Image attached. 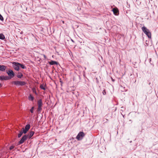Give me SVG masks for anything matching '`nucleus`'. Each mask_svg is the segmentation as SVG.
Wrapping results in <instances>:
<instances>
[{
	"instance_id": "obj_1",
	"label": "nucleus",
	"mask_w": 158,
	"mask_h": 158,
	"mask_svg": "<svg viewBox=\"0 0 158 158\" xmlns=\"http://www.w3.org/2000/svg\"><path fill=\"white\" fill-rule=\"evenodd\" d=\"M142 31L148 36L149 38H151V33L149 30L146 27L143 26L142 28Z\"/></svg>"
},
{
	"instance_id": "obj_2",
	"label": "nucleus",
	"mask_w": 158,
	"mask_h": 158,
	"mask_svg": "<svg viewBox=\"0 0 158 158\" xmlns=\"http://www.w3.org/2000/svg\"><path fill=\"white\" fill-rule=\"evenodd\" d=\"M37 105L38 106L37 111L40 112L41 111L42 109V107L43 105L41 99H40L38 101Z\"/></svg>"
},
{
	"instance_id": "obj_3",
	"label": "nucleus",
	"mask_w": 158,
	"mask_h": 158,
	"mask_svg": "<svg viewBox=\"0 0 158 158\" xmlns=\"http://www.w3.org/2000/svg\"><path fill=\"white\" fill-rule=\"evenodd\" d=\"M85 135L83 132H80L78 134L76 137L78 140H80L83 139Z\"/></svg>"
},
{
	"instance_id": "obj_4",
	"label": "nucleus",
	"mask_w": 158,
	"mask_h": 158,
	"mask_svg": "<svg viewBox=\"0 0 158 158\" xmlns=\"http://www.w3.org/2000/svg\"><path fill=\"white\" fill-rule=\"evenodd\" d=\"M12 83L15 85L21 86L24 85L26 84L25 82L21 81H12Z\"/></svg>"
},
{
	"instance_id": "obj_5",
	"label": "nucleus",
	"mask_w": 158,
	"mask_h": 158,
	"mask_svg": "<svg viewBox=\"0 0 158 158\" xmlns=\"http://www.w3.org/2000/svg\"><path fill=\"white\" fill-rule=\"evenodd\" d=\"M12 64L13 67L15 70L17 71L19 70L20 65L18 64H19V63L13 62Z\"/></svg>"
},
{
	"instance_id": "obj_6",
	"label": "nucleus",
	"mask_w": 158,
	"mask_h": 158,
	"mask_svg": "<svg viewBox=\"0 0 158 158\" xmlns=\"http://www.w3.org/2000/svg\"><path fill=\"white\" fill-rule=\"evenodd\" d=\"M30 127V125L29 124H27L25 127V128L23 127L22 128V131H23V133L26 134Z\"/></svg>"
},
{
	"instance_id": "obj_7",
	"label": "nucleus",
	"mask_w": 158,
	"mask_h": 158,
	"mask_svg": "<svg viewBox=\"0 0 158 158\" xmlns=\"http://www.w3.org/2000/svg\"><path fill=\"white\" fill-rule=\"evenodd\" d=\"M27 138V135H24L21 138V139L19 142V144H21L23 143L24 141L26 140Z\"/></svg>"
},
{
	"instance_id": "obj_8",
	"label": "nucleus",
	"mask_w": 158,
	"mask_h": 158,
	"mask_svg": "<svg viewBox=\"0 0 158 158\" xmlns=\"http://www.w3.org/2000/svg\"><path fill=\"white\" fill-rule=\"evenodd\" d=\"M6 73L10 77H13L15 76V74L12 70H9L6 72Z\"/></svg>"
},
{
	"instance_id": "obj_9",
	"label": "nucleus",
	"mask_w": 158,
	"mask_h": 158,
	"mask_svg": "<svg viewBox=\"0 0 158 158\" xmlns=\"http://www.w3.org/2000/svg\"><path fill=\"white\" fill-rule=\"evenodd\" d=\"M8 79H9V78L7 76H0V80H7Z\"/></svg>"
},
{
	"instance_id": "obj_10",
	"label": "nucleus",
	"mask_w": 158,
	"mask_h": 158,
	"mask_svg": "<svg viewBox=\"0 0 158 158\" xmlns=\"http://www.w3.org/2000/svg\"><path fill=\"white\" fill-rule=\"evenodd\" d=\"M112 11L114 13V14L115 15H118V11L117 8H113L112 9Z\"/></svg>"
},
{
	"instance_id": "obj_11",
	"label": "nucleus",
	"mask_w": 158,
	"mask_h": 158,
	"mask_svg": "<svg viewBox=\"0 0 158 158\" xmlns=\"http://www.w3.org/2000/svg\"><path fill=\"white\" fill-rule=\"evenodd\" d=\"M6 66L3 65H0V71H4L6 69Z\"/></svg>"
},
{
	"instance_id": "obj_12",
	"label": "nucleus",
	"mask_w": 158,
	"mask_h": 158,
	"mask_svg": "<svg viewBox=\"0 0 158 158\" xmlns=\"http://www.w3.org/2000/svg\"><path fill=\"white\" fill-rule=\"evenodd\" d=\"M48 63L52 65L54 64L57 65L58 64V62L53 60H51L50 61H49Z\"/></svg>"
},
{
	"instance_id": "obj_13",
	"label": "nucleus",
	"mask_w": 158,
	"mask_h": 158,
	"mask_svg": "<svg viewBox=\"0 0 158 158\" xmlns=\"http://www.w3.org/2000/svg\"><path fill=\"white\" fill-rule=\"evenodd\" d=\"M34 133V132L33 131H31L27 135V137H28L29 138H31V137L33 135Z\"/></svg>"
},
{
	"instance_id": "obj_14",
	"label": "nucleus",
	"mask_w": 158,
	"mask_h": 158,
	"mask_svg": "<svg viewBox=\"0 0 158 158\" xmlns=\"http://www.w3.org/2000/svg\"><path fill=\"white\" fill-rule=\"evenodd\" d=\"M23 76V75L22 73L21 72H19L17 74V77L18 78H21Z\"/></svg>"
},
{
	"instance_id": "obj_15",
	"label": "nucleus",
	"mask_w": 158,
	"mask_h": 158,
	"mask_svg": "<svg viewBox=\"0 0 158 158\" xmlns=\"http://www.w3.org/2000/svg\"><path fill=\"white\" fill-rule=\"evenodd\" d=\"M28 99L29 100L32 101L34 100V98L31 94H30L28 96Z\"/></svg>"
},
{
	"instance_id": "obj_16",
	"label": "nucleus",
	"mask_w": 158,
	"mask_h": 158,
	"mask_svg": "<svg viewBox=\"0 0 158 158\" xmlns=\"http://www.w3.org/2000/svg\"><path fill=\"white\" fill-rule=\"evenodd\" d=\"M5 39V37L4 35L2 34H0V39L4 40Z\"/></svg>"
},
{
	"instance_id": "obj_17",
	"label": "nucleus",
	"mask_w": 158,
	"mask_h": 158,
	"mask_svg": "<svg viewBox=\"0 0 158 158\" xmlns=\"http://www.w3.org/2000/svg\"><path fill=\"white\" fill-rule=\"evenodd\" d=\"M18 64L19 65L20 67H21L23 69H26V67L23 64H21L19 63V64Z\"/></svg>"
},
{
	"instance_id": "obj_18",
	"label": "nucleus",
	"mask_w": 158,
	"mask_h": 158,
	"mask_svg": "<svg viewBox=\"0 0 158 158\" xmlns=\"http://www.w3.org/2000/svg\"><path fill=\"white\" fill-rule=\"evenodd\" d=\"M23 133V131H20L18 135V138L20 137L22 135Z\"/></svg>"
},
{
	"instance_id": "obj_19",
	"label": "nucleus",
	"mask_w": 158,
	"mask_h": 158,
	"mask_svg": "<svg viewBox=\"0 0 158 158\" xmlns=\"http://www.w3.org/2000/svg\"><path fill=\"white\" fill-rule=\"evenodd\" d=\"M40 88L43 90H45V88L44 87V85H41L40 86Z\"/></svg>"
},
{
	"instance_id": "obj_20",
	"label": "nucleus",
	"mask_w": 158,
	"mask_h": 158,
	"mask_svg": "<svg viewBox=\"0 0 158 158\" xmlns=\"http://www.w3.org/2000/svg\"><path fill=\"white\" fill-rule=\"evenodd\" d=\"M34 109V107H32L31 109H30V112L31 113H33V110Z\"/></svg>"
},
{
	"instance_id": "obj_21",
	"label": "nucleus",
	"mask_w": 158,
	"mask_h": 158,
	"mask_svg": "<svg viewBox=\"0 0 158 158\" xmlns=\"http://www.w3.org/2000/svg\"><path fill=\"white\" fill-rule=\"evenodd\" d=\"M0 20L1 21H3V18L2 15L0 14Z\"/></svg>"
},
{
	"instance_id": "obj_22",
	"label": "nucleus",
	"mask_w": 158,
	"mask_h": 158,
	"mask_svg": "<svg viewBox=\"0 0 158 158\" xmlns=\"http://www.w3.org/2000/svg\"><path fill=\"white\" fill-rule=\"evenodd\" d=\"M15 147L13 146H11L10 148V150H12V149H13Z\"/></svg>"
},
{
	"instance_id": "obj_23",
	"label": "nucleus",
	"mask_w": 158,
	"mask_h": 158,
	"mask_svg": "<svg viewBox=\"0 0 158 158\" xmlns=\"http://www.w3.org/2000/svg\"><path fill=\"white\" fill-rule=\"evenodd\" d=\"M121 108L122 109L121 110L122 111H123L125 110V108L123 106Z\"/></svg>"
},
{
	"instance_id": "obj_24",
	"label": "nucleus",
	"mask_w": 158,
	"mask_h": 158,
	"mask_svg": "<svg viewBox=\"0 0 158 158\" xmlns=\"http://www.w3.org/2000/svg\"><path fill=\"white\" fill-rule=\"evenodd\" d=\"M103 94V95H105L106 94V92L105 90H103L102 92Z\"/></svg>"
},
{
	"instance_id": "obj_25",
	"label": "nucleus",
	"mask_w": 158,
	"mask_h": 158,
	"mask_svg": "<svg viewBox=\"0 0 158 158\" xmlns=\"http://www.w3.org/2000/svg\"><path fill=\"white\" fill-rule=\"evenodd\" d=\"M33 92L35 94H37V93L36 92V91L35 89H33Z\"/></svg>"
},
{
	"instance_id": "obj_26",
	"label": "nucleus",
	"mask_w": 158,
	"mask_h": 158,
	"mask_svg": "<svg viewBox=\"0 0 158 158\" xmlns=\"http://www.w3.org/2000/svg\"><path fill=\"white\" fill-rule=\"evenodd\" d=\"M2 86V85L0 83V87H1Z\"/></svg>"
},
{
	"instance_id": "obj_27",
	"label": "nucleus",
	"mask_w": 158,
	"mask_h": 158,
	"mask_svg": "<svg viewBox=\"0 0 158 158\" xmlns=\"http://www.w3.org/2000/svg\"><path fill=\"white\" fill-rule=\"evenodd\" d=\"M44 57L45 59L46 58V56L45 55H44Z\"/></svg>"
},
{
	"instance_id": "obj_28",
	"label": "nucleus",
	"mask_w": 158,
	"mask_h": 158,
	"mask_svg": "<svg viewBox=\"0 0 158 158\" xmlns=\"http://www.w3.org/2000/svg\"><path fill=\"white\" fill-rule=\"evenodd\" d=\"M62 22L63 23H64V21H62Z\"/></svg>"
},
{
	"instance_id": "obj_29",
	"label": "nucleus",
	"mask_w": 158,
	"mask_h": 158,
	"mask_svg": "<svg viewBox=\"0 0 158 158\" xmlns=\"http://www.w3.org/2000/svg\"><path fill=\"white\" fill-rule=\"evenodd\" d=\"M22 32H21V34H22Z\"/></svg>"
},
{
	"instance_id": "obj_30",
	"label": "nucleus",
	"mask_w": 158,
	"mask_h": 158,
	"mask_svg": "<svg viewBox=\"0 0 158 158\" xmlns=\"http://www.w3.org/2000/svg\"><path fill=\"white\" fill-rule=\"evenodd\" d=\"M22 32H21V34H22Z\"/></svg>"
},
{
	"instance_id": "obj_31",
	"label": "nucleus",
	"mask_w": 158,
	"mask_h": 158,
	"mask_svg": "<svg viewBox=\"0 0 158 158\" xmlns=\"http://www.w3.org/2000/svg\"><path fill=\"white\" fill-rule=\"evenodd\" d=\"M22 32H21V34H22Z\"/></svg>"
},
{
	"instance_id": "obj_32",
	"label": "nucleus",
	"mask_w": 158,
	"mask_h": 158,
	"mask_svg": "<svg viewBox=\"0 0 158 158\" xmlns=\"http://www.w3.org/2000/svg\"><path fill=\"white\" fill-rule=\"evenodd\" d=\"M122 158H123V157H122Z\"/></svg>"
}]
</instances>
